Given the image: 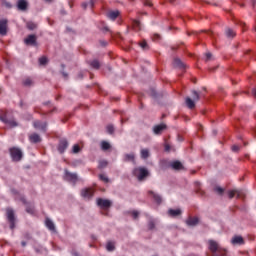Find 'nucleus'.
<instances>
[{"label": "nucleus", "instance_id": "58", "mask_svg": "<svg viewBox=\"0 0 256 256\" xmlns=\"http://www.w3.org/2000/svg\"><path fill=\"white\" fill-rule=\"evenodd\" d=\"M80 79H83V76H82V75H80Z\"/></svg>", "mask_w": 256, "mask_h": 256}, {"label": "nucleus", "instance_id": "3", "mask_svg": "<svg viewBox=\"0 0 256 256\" xmlns=\"http://www.w3.org/2000/svg\"><path fill=\"white\" fill-rule=\"evenodd\" d=\"M208 245V249L211 253H216L217 251L218 253H227V249L221 248L219 243L215 240H208Z\"/></svg>", "mask_w": 256, "mask_h": 256}, {"label": "nucleus", "instance_id": "51", "mask_svg": "<svg viewBox=\"0 0 256 256\" xmlns=\"http://www.w3.org/2000/svg\"><path fill=\"white\" fill-rule=\"evenodd\" d=\"M165 151H171V146H169V144H166Z\"/></svg>", "mask_w": 256, "mask_h": 256}, {"label": "nucleus", "instance_id": "52", "mask_svg": "<svg viewBox=\"0 0 256 256\" xmlns=\"http://www.w3.org/2000/svg\"><path fill=\"white\" fill-rule=\"evenodd\" d=\"M21 245H22V247H26V245H27V242H25V241H22V242H21Z\"/></svg>", "mask_w": 256, "mask_h": 256}, {"label": "nucleus", "instance_id": "42", "mask_svg": "<svg viewBox=\"0 0 256 256\" xmlns=\"http://www.w3.org/2000/svg\"><path fill=\"white\" fill-rule=\"evenodd\" d=\"M114 132H115V128L113 127V125H108L107 133H109L110 135H113Z\"/></svg>", "mask_w": 256, "mask_h": 256}, {"label": "nucleus", "instance_id": "35", "mask_svg": "<svg viewBox=\"0 0 256 256\" xmlns=\"http://www.w3.org/2000/svg\"><path fill=\"white\" fill-rule=\"evenodd\" d=\"M106 249L107 251H115V243L111 241L107 242Z\"/></svg>", "mask_w": 256, "mask_h": 256}, {"label": "nucleus", "instance_id": "23", "mask_svg": "<svg viewBox=\"0 0 256 256\" xmlns=\"http://www.w3.org/2000/svg\"><path fill=\"white\" fill-rule=\"evenodd\" d=\"M106 16L108 17V19H111V21H115V19H117V17H119V11L115 10V11H109Z\"/></svg>", "mask_w": 256, "mask_h": 256}, {"label": "nucleus", "instance_id": "40", "mask_svg": "<svg viewBox=\"0 0 256 256\" xmlns=\"http://www.w3.org/2000/svg\"><path fill=\"white\" fill-rule=\"evenodd\" d=\"M23 84L26 86V87H29L31 85H33V81L31 80V78H26L23 82Z\"/></svg>", "mask_w": 256, "mask_h": 256}, {"label": "nucleus", "instance_id": "34", "mask_svg": "<svg viewBox=\"0 0 256 256\" xmlns=\"http://www.w3.org/2000/svg\"><path fill=\"white\" fill-rule=\"evenodd\" d=\"M140 155L142 159H149V149H142Z\"/></svg>", "mask_w": 256, "mask_h": 256}, {"label": "nucleus", "instance_id": "18", "mask_svg": "<svg viewBox=\"0 0 256 256\" xmlns=\"http://www.w3.org/2000/svg\"><path fill=\"white\" fill-rule=\"evenodd\" d=\"M170 167L172 169H174V171H181L184 169L183 167V163H181L180 161L176 160L170 163Z\"/></svg>", "mask_w": 256, "mask_h": 256}, {"label": "nucleus", "instance_id": "28", "mask_svg": "<svg viewBox=\"0 0 256 256\" xmlns=\"http://www.w3.org/2000/svg\"><path fill=\"white\" fill-rule=\"evenodd\" d=\"M90 67H92V69H99L101 67V63L97 59L92 60L90 62Z\"/></svg>", "mask_w": 256, "mask_h": 256}, {"label": "nucleus", "instance_id": "22", "mask_svg": "<svg viewBox=\"0 0 256 256\" xmlns=\"http://www.w3.org/2000/svg\"><path fill=\"white\" fill-rule=\"evenodd\" d=\"M30 143H41V136L39 134L34 133L29 136Z\"/></svg>", "mask_w": 256, "mask_h": 256}, {"label": "nucleus", "instance_id": "20", "mask_svg": "<svg viewBox=\"0 0 256 256\" xmlns=\"http://www.w3.org/2000/svg\"><path fill=\"white\" fill-rule=\"evenodd\" d=\"M149 195H151V197H153L154 201L158 204L161 205L163 199L161 198V196L153 191H149L148 192Z\"/></svg>", "mask_w": 256, "mask_h": 256}, {"label": "nucleus", "instance_id": "8", "mask_svg": "<svg viewBox=\"0 0 256 256\" xmlns=\"http://www.w3.org/2000/svg\"><path fill=\"white\" fill-rule=\"evenodd\" d=\"M6 215L8 222L10 223V229H15V211L13 210V208H7Z\"/></svg>", "mask_w": 256, "mask_h": 256}, {"label": "nucleus", "instance_id": "17", "mask_svg": "<svg viewBox=\"0 0 256 256\" xmlns=\"http://www.w3.org/2000/svg\"><path fill=\"white\" fill-rule=\"evenodd\" d=\"M232 245H245V240L242 236L236 235L231 239Z\"/></svg>", "mask_w": 256, "mask_h": 256}, {"label": "nucleus", "instance_id": "12", "mask_svg": "<svg viewBox=\"0 0 256 256\" xmlns=\"http://www.w3.org/2000/svg\"><path fill=\"white\" fill-rule=\"evenodd\" d=\"M9 21L7 19L0 20V35L5 36L7 35V27Z\"/></svg>", "mask_w": 256, "mask_h": 256}, {"label": "nucleus", "instance_id": "37", "mask_svg": "<svg viewBox=\"0 0 256 256\" xmlns=\"http://www.w3.org/2000/svg\"><path fill=\"white\" fill-rule=\"evenodd\" d=\"M139 46L141 47V49H143L144 51H147V49H149V45L147 44V41L143 40L142 42L139 43Z\"/></svg>", "mask_w": 256, "mask_h": 256}, {"label": "nucleus", "instance_id": "9", "mask_svg": "<svg viewBox=\"0 0 256 256\" xmlns=\"http://www.w3.org/2000/svg\"><path fill=\"white\" fill-rule=\"evenodd\" d=\"M25 45H31L32 47H37V36L35 34H30L24 39Z\"/></svg>", "mask_w": 256, "mask_h": 256}, {"label": "nucleus", "instance_id": "15", "mask_svg": "<svg viewBox=\"0 0 256 256\" xmlns=\"http://www.w3.org/2000/svg\"><path fill=\"white\" fill-rule=\"evenodd\" d=\"M67 147H69V142L67 141V139L60 140L58 145L59 153H65V151L67 150Z\"/></svg>", "mask_w": 256, "mask_h": 256}, {"label": "nucleus", "instance_id": "13", "mask_svg": "<svg viewBox=\"0 0 256 256\" xmlns=\"http://www.w3.org/2000/svg\"><path fill=\"white\" fill-rule=\"evenodd\" d=\"M95 191L93 188H86L81 190V195L84 199H91L94 195Z\"/></svg>", "mask_w": 256, "mask_h": 256}, {"label": "nucleus", "instance_id": "38", "mask_svg": "<svg viewBox=\"0 0 256 256\" xmlns=\"http://www.w3.org/2000/svg\"><path fill=\"white\" fill-rule=\"evenodd\" d=\"M214 191L218 193V195H223V193H225V189L221 188L220 186H216Z\"/></svg>", "mask_w": 256, "mask_h": 256}, {"label": "nucleus", "instance_id": "10", "mask_svg": "<svg viewBox=\"0 0 256 256\" xmlns=\"http://www.w3.org/2000/svg\"><path fill=\"white\" fill-rule=\"evenodd\" d=\"M167 130V124H158L153 127L154 135H162V133Z\"/></svg>", "mask_w": 256, "mask_h": 256}, {"label": "nucleus", "instance_id": "50", "mask_svg": "<svg viewBox=\"0 0 256 256\" xmlns=\"http://www.w3.org/2000/svg\"><path fill=\"white\" fill-rule=\"evenodd\" d=\"M4 5L7 9H11V7H13L10 2H5Z\"/></svg>", "mask_w": 256, "mask_h": 256}, {"label": "nucleus", "instance_id": "48", "mask_svg": "<svg viewBox=\"0 0 256 256\" xmlns=\"http://www.w3.org/2000/svg\"><path fill=\"white\" fill-rule=\"evenodd\" d=\"M144 5H145L146 7H153V3H151V1H149V0H145V1H144Z\"/></svg>", "mask_w": 256, "mask_h": 256}, {"label": "nucleus", "instance_id": "11", "mask_svg": "<svg viewBox=\"0 0 256 256\" xmlns=\"http://www.w3.org/2000/svg\"><path fill=\"white\" fill-rule=\"evenodd\" d=\"M97 205L98 207H101V209H109V207H111V201L107 199L98 198Z\"/></svg>", "mask_w": 256, "mask_h": 256}, {"label": "nucleus", "instance_id": "14", "mask_svg": "<svg viewBox=\"0 0 256 256\" xmlns=\"http://www.w3.org/2000/svg\"><path fill=\"white\" fill-rule=\"evenodd\" d=\"M33 126L35 129H39V131H47V122L36 120L34 121Z\"/></svg>", "mask_w": 256, "mask_h": 256}, {"label": "nucleus", "instance_id": "47", "mask_svg": "<svg viewBox=\"0 0 256 256\" xmlns=\"http://www.w3.org/2000/svg\"><path fill=\"white\" fill-rule=\"evenodd\" d=\"M205 57H206V61H211V58L213 57V54H211V52H207L205 54Z\"/></svg>", "mask_w": 256, "mask_h": 256}, {"label": "nucleus", "instance_id": "53", "mask_svg": "<svg viewBox=\"0 0 256 256\" xmlns=\"http://www.w3.org/2000/svg\"><path fill=\"white\" fill-rule=\"evenodd\" d=\"M252 6L255 8L256 7V0H252Z\"/></svg>", "mask_w": 256, "mask_h": 256}, {"label": "nucleus", "instance_id": "5", "mask_svg": "<svg viewBox=\"0 0 256 256\" xmlns=\"http://www.w3.org/2000/svg\"><path fill=\"white\" fill-rule=\"evenodd\" d=\"M0 121L2 123H5L6 125H9V127H17V122L15 119L9 117V113L5 112L4 114H0Z\"/></svg>", "mask_w": 256, "mask_h": 256}, {"label": "nucleus", "instance_id": "49", "mask_svg": "<svg viewBox=\"0 0 256 256\" xmlns=\"http://www.w3.org/2000/svg\"><path fill=\"white\" fill-rule=\"evenodd\" d=\"M232 151L234 153H237V151H239V146H237V145L232 146Z\"/></svg>", "mask_w": 256, "mask_h": 256}, {"label": "nucleus", "instance_id": "24", "mask_svg": "<svg viewBox=\"0 0 256 256\" xmlns=\"http://www.w3.org/2000/svg\"><path fill=\"white\" fill-rule=\"evenodd\" d=\"M183 212L181 211V209H169L168 210V215L170 217H179V215H181Z\"/></svg>", "mask_w": 256, "mask_h": 256}, {"label": "nucleus", "instance_id": "43", "mask_svg": "<svg viewBox=\"0 0 256 256\" xmlns=\"http://www.w3.org/2000/svg\"><path fill=\"white\" fill-rule=\"evenodd\" d=\"M148 229H150V231H152V229H155V221L150 220L148 222Z\"/></svg>", "mask_w": 256, "mask_h": 256}, {"label": "nucleus", "instance_id": "7", "mask_svg": "<svg viewBox=\"0 0 256 256\" xmlns=\"http://www.w3.org/2000/svg\"><path fill=\"white\" fill-rule=\"evenodd\" d=\"M10 155L12 157V161L19 162L23 159V152L17 147L10 148Z\"/></svg>", "mask_w": 256, "mask_h": 256}, {"label": "nucleus", "instance_id": "4", "mask_svg": "<svg viewBox=\"0 0 256 256\" xmlns=\"http://www.w3.org/2000/svg\"><path fill=\"white\" fill-rule=\"evenodd\" d=\"M16 199L18 201H21L23 203V205L26 206V213H29L30 215L35 214V206L33 204L27 202V199H25V196L19 195Z\"/></svg>", "mask_w": 256, "mask_h": 256}, {"label": "nucleus", "instance_id": "31", "mask_svg": "<svg viewBox=\"0 0 256 256\" xmlns=\"http://www.w3.org/2000/svg\"><path fill=\"white\" fill-rule=\"evenodd\" d=\"M82 7L83 9H87L88 7H91V9H93V7H95V1L90 0L89 2H84L82 3Z\"/></svg>", "mask_w": 256, "mask_h": 256}, {"label": "nucleus", "instance_id": "2", "mask_svg": "<svg viewBox=\"0 0 256 256\" xmlns=\"http://www.w3.org/2000/svg\"><path fill=\"white\" fill-rule=\"evenodd\" d=\"M192 95H193V99H191L190 97H187L185 100L186 107H188V109H195V101H199L201 99L199 92L195 90L192 91Z\"/></svg>", "mask_w": 256, "mask_h": 256}, {"label": "nucleus", "instance_id": "45", "mask_svg": "<svg viewBox=\"0 0 256 256\" xmlns=\"http://www.w3.org/2000/svg\"><path fill=\"white\" fill-rule=\"evenodd\" d=\"M99 177L101 181H104V183H109V178H107V176H105L104 174H100Z\"/></svg>", "mask_w": 256, "mask_h": 256}, {"label": "nucleus", "instance_id": "19", "mask_svg": "<svg viewBox=\"0 0 256 256\" xmlns=\"http://www.w3.org/2000/svg\"><path fill=\"white\" fill-rule=\"evenodd\" d=\"M186 225H188V227H196V225H199V218H197V217H189L186 220Z\"/></svg>", "mask_w": 256, "mask_h": 256}, {"label": "nucleus", "instance_id": "25", "mask_svg": "<svg viewBox=\"0 0 256 256\" xmlns=\"http://www.w3.org/2000/svg\"><path fill=\"white\" fill-rule=\"evenodd\" d=\"M229 199H233V197H237L239 199L241 197V191L239 190H231L228 192Z\"/></svg>", "mask_w": 256, "mask_h": 256}, {"label": "nucleus", "instance_id": "36", "mask_svg": "<svg viewBox=\"0 0 256 256\" xmlns=\"http://www.w3.org/2000/svg\"><path fill=\"white\" fill-rule=\"evenodd\" d=\"M235 31H233V29H231V28H228V29H226V37H231V38H233V37H235Z\"/></svg>", "mask_w": 256, "mask_h": 256}, {"label": "nucleus", "instance_id": "29", "mask_svg": "<svg viewBox=\"0 0 256 256\" xmlns=\"http://www.w3.org/2000/svg\"><path fill=\"white\" fill-rule=\"evenodd\" d=\"M124 161H131L132 163H135V154H125L124 155Z\"/></svg>", "mask_w": 256, "mask_h": 256}, {"label": "nucleus", "instance_id": "59", "mask_svg": "<svg viewBox=\"0 0 256 256\" xmlns=\"http://www.w3.org/2000/svg\"><path fill=\"white\" fill-rule=\"evenodd\" d=\"M46 1H48L49 3H51V0H46Z\"/></svg>", "mask_w": 256, "mask_h": 256}, {"label": "nucleus", "instance_id": "30", "mask_svg": "<svg viewBox=\"0 0 256 256\" xmlns=\"http://www.w3.org/2000/svg\"><path fill=\"white\" fill-rule=\"evenodd\" d=\"M195 187H196V193L198 195L204 196L205 192L201 190V183L200 182H195Z\"/></svg>", "mask_w": 256, "mask_h": 256}, {"label": "nucleus", "instance_id": "27", "mask_svg": "<svg viewBox=\"0 0 256 256\" xmlns=\"http://www.w3.org/2000/svg\"><path fill=\"white\" fill-rule=\"evenodd\" d=\"M134 31H141V22L139 20H134L132 23Z\"/></svg>", "mask_w": 256, "mask_h": 256}, {"label": "nucleus", "instance_id": "32", "mask_svg": "<svg viewBox=\"0 0 256 256\" xmlns=\"http://www.w3.org/2000/svg\"><path fill=\"white\" fill-rule=\"evenodd\" d=\"M101 149H102V151H109V149H111V144H109V142H107V141H102Z\"/></svg>", "mask_w": 256, "mask_h": 256}, {"label": "nucleus", "instance_id": "55", "mask_svg": "<svg viewBox=\"0 0 256 256\" xmlns=\"http://www.w3.org/2000/svg\"><path fill=\"white\" fill-rule=\"evenodd\" d=\"M252 93H253L254 97H256V88H254V89L252 90Z\"/></svg>", "mask_w": 256, "mask_h": 256}, {"label": "nucleus", "instance_id": "39", "mask_svg": "<svg viewBox=\"0 0 256 256\" xmlns=\"http://www.w3.org/2000/svg\"><path fill=\"white\" fill-rule=\"evenodd\" d=\"M48 61H49V60H48L47 57H45V56L39 58V63H40L41 65H47Z\"/></svg>", "mask_w": 256, "mask_h": 256}, {"label": "nucleus", "instance_id": "33", "mask_svg": "<svg viewBox=\"0 0 256 256\" xmlns=\"http://www.w3.org/2000/svg\"><path fill=\"white\" fill-rule=\"evenodd\" d=\"M26 27L29 29V31H35V29H37V24H35V22L29 21L26 23Z\"/></svg>", "mask_w": 256, "mask_h": 256}, {"label": "nucleus", "instance_id": "21", "mask_svg": "<svg viewBox=\"0 0 256 256\" xmlns=\"http://www.w3.org/2000/svg\"><path fill=\"white\" fill-rule=\"evenodd\" d=\"M45 225H46L47 229H49V231H52L53 233H55V231H56L55 223H53V221H51V219L46 218Z\"/></svg>", "mask_w": 256, "mask_h": 256}, {"label": "nucleus", "instance_id": "16", "mask_svg": "<svg viewBox=\"0 0 256 256\" xmlns=\"http://www.w3.org/2000/svg\"><path fill=\"white\" fill-rule=\"evenodd\" d=\"M27 7H29V3H27L26 0H18L17 1L18 11H27Z\"/></svg>", "mask_w": 256, "mask_h": 256}, {"label": "nucleus", "instance_id": "44", "mask_svg": "<svg viewBox=\"0 0 256 256\" xmlns=\"http://www.w3.org/2000/svg\"><path fill=\"white\" fill-rule=\"evenodd\" d=\"M107 166V161L102 160L99 162V168L100 169H105V167Z\"/></svg>", "mask_w": 256, "mask_h": 256}, {"label": "nucleus", "instance_id": "6", "mask_svg": "<svg viewBox=\"0 0 256 256\" xmlns=\"http://www.w3.org/2000/svg\"><path fill=\"white\" fill-rule=\"evenodd\" d=\"M64 179L75 186L77 185V181H79V176H77V173H71L66 169L64 170Z\"/></svg>", "mask_w": 256, "mask_h": 256}, {"label": "nucleus", "instance_id": "41", "mask_svg": "<svg viewBox=\"0 0 256 256\" xmlns=\"http://www.w3.org/2000/svg\"><path fill=\"white\" fill-rule=\"evenodd\" d=\"M79 151H81V147L78 144H75L72 148V153H79Z\"/></svg>", "mask_w": 256, "mask_h": 256}, {"label": "nucleus", "instance_id": "57", "mask_svg": "<svg viewBox=\"0 0 256 256\" xmlns=\"http://www.w3.org/2000/svg\"><path fill=\"white\" fill-rule=\"evenodd\" d=\"M64 77H67V75L65 73H63Z\"/></svg>", "mask_w": 256, "mask_h": 256}, {"label": "nucleus", "instance_id": "54", "mask_svg": "<svg viewBox=\"0 0 256 256\" xmlns=\"http://www.w3.org/2000/svg\"><path fill=\"white\" fill-rule=\"evenodd\" d=\"M161 36H159V34H155L154 35V39H160Z\"/></svg>", "mask_w": 256, "mask_h": 256}, {"label": "nucleus", "instance_id": "26", "mask_svg": "<svg viewBox=\"0 0 256 256\" xmlns=\"http://www.w3.org/2000/svg\"><path fill=\"white\" fill-rule=\"evenodd\" d=\"M174 67H178L179 69H185V64L179 58H175L173 61Z\"/></svg>", "mask_w": 256, "mask_h": 256}, {"label": "nucleus", "instance_id": "46", "mask_svg": "<svg viewBox=\"0 0 256 256\" xmlns=\"http://www.w3.org/2000/svg\"><path fill=\"white\" fill-rule=\"evenodd\" d=\"M131 214H132L133 219H137L139 217V211H137V210L132 211Z\"/></svg>", "mask_w": 256, "mask_h": 256}, {"label": "nucleus", "instance_id": "56", "mask_svg": "<svg viewBox=\"0 0 256 256\" xmlns=\"http://www.w3.org/2000/svg\"><path fill=\"white\" fill-rule=\"evenodd\" d=\"M73 255H74V256H79V254H78V253H74Z\"/></svg>", "mask_w": 256, "mask_h": 256}, {"label": "nucleus", "instance_id": "1", "mask_svg": "<svg viewBox=\"0 0 256 256\" xmlns=\"http://www.w3.org/2000/svg\"><path fill=\"white\" fill-rule=\"evenodd\" d=\"M132 174L138 181H145L146 177H149V170L144 167H137L133 169Z\"/></svg>", "mask_w": 256, "mask_h": 256}]
</instances>
